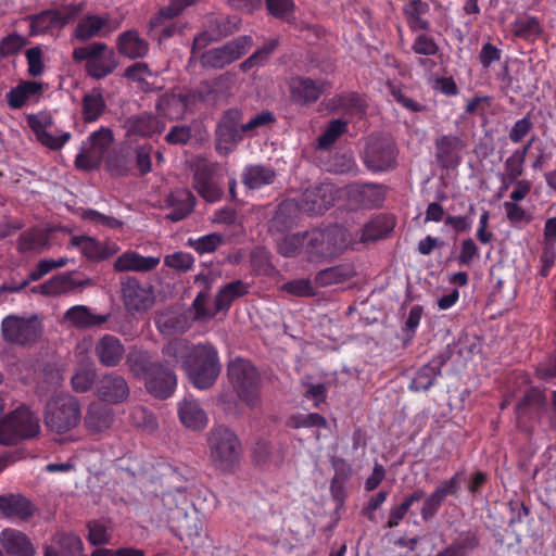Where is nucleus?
Returning a JSON list of instances; mask_svg holds the SVG:
<instances>
[{
  "label": "nucleus",
  "mask_w": 556,
  "mask_h": 556,
  "mask_svg": "<svg viewBox=\"0 0 556 556\" xmlns=\"http://www.w3.org/2000/svg\"><path fill=\"white\" fill-rule=\"evenodd\" d=\"M81 419L79 401L71 394L52 397L46 405L45 424L58 434H64L76 428Z\"/></svg>",
  "instance_id": "nucleus-5"
},
{
  "label": "nucleus",
  "mask_w": 556,
  "mask_h": 556,
  "mask_svg": "<svg viewBox=\"0 0 556 556\" xmlns=\"http://www.w3.org/2000/svg\"><path fill=\"white\" fill-rule=\"evenodd\" d=\"M97 377V369L92 362H80L72 376L71 383L74 391L85 393L89 391L94 384Z\"/></svg>",
  "instance_id": "nucleus-47"
},
{
  "label": "nucleus",
  "mask_w": 556,
  "mask_h": 556,
  "mask_svg": "<svg viewBox=\"0 0 556 556\" xmlns=\"http://www.w3.org/2000/svg\"><path fill=\"white\" fill-rule=\"evenodd\" d=\"M450 358L448 353H440L430 362L420 367L415 377L408 384V389L413 392H426L430 390L442 376V368Z\"/></svg>",
  "instance_id": "nucleus-20"
},
{
  "label": "nucleus",
  "mask_w": 556,
  "mask_h": 556,
  "mask_svg": "<svg viewBox=\"0 0 556 556\" xmlns=\"http://www.w3.org/2000/svg\"><path fill=\"white\" fill-rule=\"evenodd\" d=\"M109 25V15L87 14L77 23L74 37L79 41H87L93 37H105L113 30Z\"/></svg>",
  "instance_id": "nucleus-27"
},
{
  "label": "nucleus",
  "mask_w": 556,
  "mask_h": 556,
  "mask_svg": "<svg viewBox=\"0 0 556 556\" xmlns=\"http://www.w3.org/2000/svg\"><path fill=\"white\" fill-rule=\"evenodd\" d=\"M116 48L121 55L130 60L143 59L150 51L149 42L137 29L121 33L116 39Z\"/></svg>",
  "instance_id": "nucleus-26"
},
{
  "label": "nucleus",
  "mask_w": 556,
  "mask_h": 556,
  "mask_svg": "<svg viewBox=\"0 0 556 556\" xmlns=\"http://www.w3.org/2000/svg\"><path fill=\"white\" fill-rule=\"evenodd\" d=\"M26 18L30 23V37L45 35L53 29L62 28V22H60V10H43L40 13L28 15Z\"/></svg>",
  "instance_id": "nucleus-37"
},
{
  "label": "nucleus",
  "mask_w": 556,
  "mask_h": 556,
  "mask_svg": "<svg viewBox=\"0 0 556 556\" xmlns=\"http://www.w3.org/2000/svg\"><path fill=\"white\" fill-rule=\"evenodd\" d=\"M399 149L394 141L376 139L370 141L365 151L364 163L374 173L389 172L397 165Z\"/></svg>",
  "instance_id": "nucleus-12"
},
{
  "label": "nucleus",
  "mask_w": 556,
  "mask_h": 556,
  "mask_svg": "<svg viewBox=\"0 0 556 556\" xmlns=\"http://www.w3.org/2000/svg\"><path fill=\"white\" fill-rule=\"evenodd\" d=\"M534 138L520 149H516L504 162V170L498 174L501 181L500 191H506L513 182H517L525 172V162Z\"/></svg>",
  "instance_id": "nucleus-22"
},
{
  "label": "nucleus",
  "mask_w": 556,
  "mask_h": 556,
  "mask_svg": "<svg viewBox=\"0 0 556 556\" xmlns=\"http://www.w3.org/2000/svg\"><path fill=\"white\" fill-rule=\"evenodd\" d=\"M97 394L105 403L121 404L128 399L130 389L123 376L116 372H108L98 380Z\"/></svg>",
  "instance_id": "nucleus-18"
},
{
  "label": "nucleus",
  "mask_w": 556,
  "mask_h": 556,
  "mask_svg": "<svg viewBox=\"0 0 556 556\" xmlns=\"http://www.w3.org/2000/svg\"><path fill=\"white\" fill-rule=\"evenodd\" d=\"M39 430L37 416L22 405L0 419V443L13 445L23 439L36 437Z\"/></svg>",
  "instance_id": "nucleus-7"
},
{
  "label": "nucleus",
  "mask_w": 556,
  "mask_h": 556,
  "mask_svg": "<svg viewBox=\"0 0 556 556\" xmlns=\"http://www.w3.org/2000/svg\"><path fill=\"white\" fill-rule=\"evenodd\" d=\"M161 262L160 256H143L137 252H125L114 262L116 271L148 273L155 269Z\"/></svg>",
  "instance_id": "nucleus-32"
},
{
  "label": "nucleus",
  "mask_w": 556,
  "mask_h": 556,
  "mask_svg": "<svg viewBox=\"0 0 556 556\" xmlns=\"http://www.w3.org/2000/svg\"><path fill=\"white\" fill-rule=\"evenodd\" d=\"M182 24L177 21L152 16L148 24V36L162 45L182 31Z\"/></svg>",
  "instance_id": "nucleus-41"
},
{
  "label": "nucleus",
  "mask_w": 556,
  "mask_h": 556,
  "mask_svg": "<svg viewBox=\"0 0 556 556\" xmlns=\"http://www.w3.org/2000/svg\"><path fill=\"white\" fill-rule=\"evenodd\" d=\"M466 480L465 471L458 470L451 478L442 480L433 491L444 501L448 497L458 498L462 492L463 483Z\"/></svg>",
  "instance_id": "nucleus-60"
},
{
  "label": "nucleus",
  "mask_w": 556,
  "mask_h": 556,
  "mask_svg": "<svg viewBox=\"0 0 556 556\" xmlns=\"http://www.w3.org/2000/svg\"><path fill=\"white\" fill-rule=\"evenodd\" d=\"M278 252L285 257L306 254V231L283 237L278 243Z\"/></svg>",
  "instance_id": "nucleus-57"
},
{
  "label": "nucleus",
  "mask_w": 556,
  "mask_h": 556,
  "mask_svg": "<svg viewBox=\"0 0 556 556\" xmlns=\"http://www.w3.org/2000/svg\"><path fill=\"white\" fill-rule=\"evenodd\" d=\"M0 543L9 556H35L30 539L22 531L7 528L0 533Z\"/></svg>",
  "instance_id": "nucleus-30"
},
{
  "label": "nucleus",
  "mask_w": 556,
  "mask_h": 556,
  "mask_svg": "<svg viewBox=\"0 0 556 556\" xmlns=\"http://www.w3.org/2000/svg\"><path fill=\"white\" fill-rule=\"evenodd\" d=\"M85 427L91 434L109 430L114 422L113 408L100 402H92L85 415Z\"/></svg>",
  "instance_id": "nucleus-28"
},
{
  "label": "nucleus",
  "mask_w": 556,
  "mask_h": 556,
  "mask_svg": "<svg viewBox=\"0 0 556 556\" xmlns=\"http://www.w3.org/2000/svg\"><path fill=\"white\" fill-rule=\"evenodd\" d=\"M129 372L139 379H146L162 363L153 361L152 355L141 349H132L126 357Z\"/></svg>",
  "instance_id": "nucleus-35"
},
{
  "label": "nucleus",
  "mask_w": 556,
  "mask_h": 556,
  "mask_svg": "<svg viewBox=\"0 0 556 556\" xmlns=\"http://www.w3.org/2000/svg\"><path fill=\"white\" fill-rule=\"evenodd\" d=\"M513 33L520 39L534 41L542 34V27L535 16H519L513 23Z\"/></svg>",
  "instance_id": "nucleus-53"
},
{
  "label": "nucleus",
  "mask_w": 556,
  "mask_h": 556,
  "mask_svg": "<svg viewBox=\"0 0 556 556\" xmlns=\"http://www.w3.org/2000/svg\"><path fill=\"white\" fill-rule=\"evenodd\" d=\"M122 294L128 311L142 312L149 309L154 304L152 287L141 283L134 277L123 281Z\"/></svg>",
  "instance_id": "nucleus-17"
},
{
  "label": "nucleus",
  "mask_w": 556,
  "mask_h": 556,
  "mask_svg": "<svg viewBox=\"0 0 556 556\" xmlns=\"http://www.w3.org/2000/svg\"><path fill=\"white\" fill-rule=\"evenodd\" d=\"M248 293V286L240 279L224 286L216 294L214 305L216 312L227 311L236 299Z\"/></svg>",
  "instance_id": "nucleus-46"
},
{
  "label": "nucleus",
  "mask_w": 556,
  "mask_h": 556,
  "mask_svg": "<svg viewBox=\"0 0 556 556\" xmlns=\"http://www.w3.org/2000/svg\"><path fill=\"white\" fill-rule=\"evenodd\" d=\"M53 543L58 547L55 551L61 556H76L84 549L81 539L73 532H56L53 536Z\"/></svg>",
  "instance_id": "nucleus-54"
},
{
  "label": "nucleus",
  "mask_w": 556,
  "mask_h": 556,
  "mask_svg": "<svg viewBox=\"0 0 556 556\" xmlns=\"http://www.w3.org/2000/svg\"><path fill=\"white\" fill-rule=\"evenodd\" d=\"M251 36H240L222 47L204 51L199 56L204 68L222 70L243 56L252 47Z\"/></svg>",
  "instance_id": "nucleus-11"
},
{
  "label": "nucleus",
  "mask_w": 556,
  "mask_h": 556,
  "mask_svg": "<svg viewBox=\"0 0 556 556\" xmlns=\"http://www.w3.org/2000/svg\"><path fill=\"white\" fill-rule=\"evenodd\" d=\"M222 371L218 350L212 343H198L185 363V372L199 390L212 388Z\"/></svg>",
  "instance_id": "nucleus-3"
},
{
  "label": "nucleus",
  "mask_w": 556,
  "mask_h": 556,
  "mask_svg": "<svg viewBox=\"0 0 556 556\" xmlns=\"http://www.w3.org/2000/svg\"><path fill=\"white\" fill-rule=\"evenodd\" d=\"M26 45L27 38L13 31L0 40V60L16 55Z\"/></svg>",
  "instance_id": "nucleus-64"
},
{
  "label": "nucleus",
  "mask_w": 556,
  "mask_h": 556,
  "mask_svg": "<svg viewBox=\"0 0 556 556\" xmlns=\"http://www.w3.org/2000/svg\"><path fill=\"white\" fill-rule=\"evenodd\" d=\"M239 21L230 16H210L206 25L214 31L215 38L220 40L238 29Z\"/></svg>",
  "instance_id": "nucleus-62"
},
{
  "label": "nucleus",
  "mask_w": 556,
  "mask_h": 556,
  "mask_svg": "<svg viewBox=\"0 0 556 556\" xmlns=\"http://www.w3.org/2000/svg\"><path fill=\"white\" fill-rule=\"evenodd\" d=\"M108 49L104 42H92L86 47H77L73 50L75 62L86 61V72L94 79H102L113 73L116 67L114 53L103 54Z\"/></svg>",
  "instance_id": "nucleus-10"
},
{
  "label": "nucleus",
  "mask_w": 556,
  "mask_h": 556,
  "mask_svg": "<svg viewBox=\"0 0 556 556\" xmlns=\"http://www.w3.org/2000/svg\"><path fill=\"white\" fill-rule=\"evenodd\" d=\"M192 186L201 198L214 203L222 199L224 192L217 182L220 165L217 162L198 157L190 166Z\"/></svg>",
  "instance_id": "nucleus-9"
},
{
  "label": "nucleus",
  "mask_w": 556,
  "mask_h": 556,
  "mask_svg": "<svg viewBox=\"0 0 556 556\" xmlns=\"http://www.w3.org/2000/svg\"><path fill=\"white\" fill-rule=\"evenodd\" d=\"M210 460L223 473H232L239 466L243 448L237 434L219 425L211 429L208 439Z\"/></svg>",
  "instance_id": "nucleus-2"
},
{
  "label": "nucleus",
  "mask_w": 556,
  "mask_h": 556,
  "mask_svg": "<svg viewBox=\"0 0 556 556\" xmlns=\"http://www.w3.org/2000/svg\"><path fill=\"white\" fill-rule=\"evenodd\" d=\"M26 122L28 127L35 134L37 140L42 146L51 150H60L72 138V134L70 131H60L58 135L49 132V129L53 125V119L50 115L29 114L26 117Z\"/></svg>",
  "instance_id": "nucleus-15"
},
{
  "label": "nucleus",
  "mask_w": 556,
  "mask_h": 556,
  "mask_svg": "<svg viewBox=\"0 0 556 556\" xmlns=\"http://www.w3.org/2000/svg\"><path fill=\"white\" fill-rule=\"evenodd\" d=\"M126 353L122 341L113 334H104L94 345V355L99 363L105 367H116L121 364Z\"/></svg>",
  "instance_id": "nucleus-25"
},
{
  "label": "nucleus",
  "mask_w": 556,
  "mask_h": 556,
  "mask_svg": "<svg viewBox=\"0 0 556 556\" xmlns=\"http://www.w3.org/2000/svg\"><path fill=\"white\" fill-rule=\"evenodd\" d=\"M165 203L166 208L170 210L166 218L176 223L185 219L193 212L197 199L189 189L179 188L167 195Z\"/></svg>",
  "instance_id": "nucleus-24"
},
{
  "label": "nucleus",
  "mask_w": 556,
  "mask_h": 556,
  "mask_svg": "<svg viewBox=\"0 0 556 556\" xmlns=\"http://www.w3.org/2000/svg\"><path fill=\"white\" fill-rule=\"evenodd\" d=\"M1 337L4 342L17 346H33L43 332V325L37 315H7L0 324Z\"/></svg>",
  "instance_id": "nucleus-6"
},
{
  "label": "nucleus",
  "mask_w": 556,
  "mask_h": 556,
  "mask_svg": "<svg viewBox=\"0 0 556 556\" xmlns=\"http://www.w3.org/2000/svg\"><path fill=\"white\" fill-rule=\"evenodd\" d=\"M355 275L354 268L350 264H340L319 270L314 281L318 287H329L343 283Z\"/></svg>",
  "instance_id": "nucleus-44"
},
{
  "label": "nucleus",
  "mask_w": 556,
  "mask_h": 556,
  "mask_svg": "<svg viewBox=\"0 0 556 556\" xmlns=\"http://www.w3.org/2000/svg\"><path fill=\"white\" fill-rule=\"evenodd\" d=\"M350 244L345 229L329 227L306 231V255L311 261L321 257H333L343 252Z\"/></svg>",
  "instance_id": "nucleus-8"
},
{
  "label": "nucleus",
  "mask_w": 556,
  "mask_h": 556,
  "mask_svg": "<svg viewBox=\"0 0 556 556\" xmlns=\"http://www.w3.org/2000/svg\"><path fill=\"white\" fill-rule=\"evenodd\" d=\"M65 318L75 327L86 329L100 326L109 319V315H98L85 305H75L65 313Z\"/></svg>",
  "instance_id": "nucleus-42"
},
{
  "label": "nucleus",
  "mask_w": 556,
  "mask_h": 556,
  "mask_svg": "<svg viewBox=\"0 0 556 556\" xmlns=\"http://www.w3.org/2000/svg\"><path fill=\"white\" fill-rule=\"evenodd\" d=\"M0 511L5 517L30 518L35 513L33 503L24 495H0Z\"/></svg>",
  "instance_id": "nucleus-33"
},
{
  "label": "nucleus",
  "mask_w": 556,
  "mask_h": 556,
  "mask_svg": "<svg viewBox=\"0 0 556 556\" xmlns=\"http://www.w3.org/2000/svg\"><path fill=\"white\" fill-rule=\"evenodd\" d=\"M227 376L239 400L249 407H256L261 395V376L248 359L237 357L228 363Z\"/></svg>",
  "instance_id": "nucleus-4"
},
{
  "label": "nucleus",
  "mask_w": 556,
  "mask_h": 556,
  "mask_svg": "<svg viewBox=\"0 0 556 556\" xmlns=\"http://www.w3.org/2000/svg\"><path fill=\"white\" fill-rule=\"evenodd\" d=\"M430 10L428 2L422 0H409L403 7V14L406 18L407 25L413 33L419 30L427 31L430 28L429 21L424 18Z\"/></svg>",
  "instance_id": "nucleus-39"
},
{
  "label": "nucleus",
  "mask_w": 556,
  "mask_h": 556,
  "mask_svg": "<svg viewBox=\"0 0 556 556\" xmlns=\"http://www.w3.org/2000/svg\"><path fill=\"white\" fill-rule=\"evenodd\" d=\"M278 45L277 39H270L264 46L252 53L247 60L240 64L243 72H248L256 66L265 64L269 55L274 52Z\"/></svg>",
  "instance_id": "nucleus-63"
},
{
  "label": "nucleus",
  "mask_w": 556,
  "mask_h": 556,
  "mask_svg": "<svg viewBox=\"0 0 556 556\" xmlns=\"http://www.w3.org/2000/svg\"><path fill=\"white\" fill-rule=\"evenodd\" d=\"M276 173L271 167L264 165H249L244 167L241 178L249 189H260L274 182Z\"/></svg>",
  "instance_id": "nucleus-43"
},
{
  "label": "nucleus",
  "mask_w": 556,
  "mask_h": 556,
  "mask_svg": "<svg viewBox=\"0 0 556 556\" xmlns=\"http://www.w3.org/2000/svg\"><path fill=\"white\" fill-rule=\"evenodd\" d=\"M387 87L393 100L407 111L419 113L426 110V105L408 96L407 88L402 84L389 81Z\"/></svg>",
  "instance_id": "nucleus-56"
},
{
  "label": "nucleus",
  "mask_w": 556,
  "mask_h": 556,
  "mask_svg": "<svg viewBox=\"0 0 556 556\" xmlns=\"http://www.w3.org/2000/svg\"><path fill=\"white\" fill-rule=\"evenodd\" d=\"M531 409L535 410L536 414H543L547 410L546 394L540 388L529 389L518 401L515 407L517 419L520 421L527 417Z\"/></svg>",
  "instance_id": "nucleus-36"
},
{
  "label": "nucleus",
  "mask_w": 556,
  "mask_h": 556,
  "mask_svg": "<svg viewBox=\"0 0 556 556\" xmlns=\"http://www.w3.org/2000/svg\"><path fill=\"white\" fill-rule=\"evenodd\" d=\"M287 426L292 429L328 427L327 419L318 413L294 414L287 419Z\"/></svg>",
  "instance_id": "nucleus-61"
},
{
  "label": "nucleus",
  "mask_w": 556,
  "mask_h": 556,
  "mask_svg": "<svg viewBox=\"0 0 556 556\" xmlns=\"http://www.w3.org/2000/svg\"><path fill=\"white\" fill-rule=\"evenodd\" d=\"M125 130V138L128 140L149 139L161 135L166 124L157 114L141 112L126 117L122 125Z\"/></svg>",
  "instance_id": "nucleus-13"
},
{
  "label": "nucleus",
  "mask_w": 556,
  "mask_h": 556,
  "mask_svg": "<svg viewBox=\"0 0 556 556\" xmlns=\"http://www.w3.org/2000/svg\"><path fill=\"white\" fill-rule=\"evenodd\" d=\"M336 199L337 190L331 182L312 185L304 190L296 203L293 201L280 203L273 220L285 229L290 228L294 223V218L290 216V213L296 208L311 216L321 215L334 204Z\"/></svg>",
  "instance_id": "nucleus-1"
},
{
  "label": "nucleus",
  "mask_w": 556,
  "mask_h": 556,
  "mask_svg": "<svg viewBox=\"0 0 556 556\" xmlns=\"http://www.w3.org/2000/svg\"><path fill=\"white\" fill-rule=\"evenodd\" d=\"M224 236L218 232H212L199 238L188 239V245L200 255L215 252L222 244H224Z\"/></svg>",
  "instance_id": "nucleus-59"
},
{
  "label": "nucleus",
  "mask_w": 556,
  "mask_h": 556,
  "mask_svg": "<svg viewBox=\"0 0 556 556\" xmlns=\"http://www.w3.org/2000/svg\"><path fill=\"white\" fill-rule=\"evenodd\" d=\"M85 281L75 280L71 273L59 274L33 288V292H39L42 295L53 296L73 291L85 286Z\"/></svg>",
  "instance_id": "nucleus-34"
},
{
  "label": "nucleus",
  "mask_w": 556,
  "mask_h": 556,
  "mask_svg": "<svg viewBox=\"0 0 556 556\" xmlns=\"http://www.w3.org/2000/svg\"><path fill=\"white\" fill-rule=\"evenodd\" d=\"M227 79L224 77L203 81L191 94L194 96V100L199 99L202 102L215 104L222 98L226 97V92L223 91V88L225 87Z\"/></svg>",
  "instance_id": "nucleus-51"
},
{
  "label": "nucleus",
  "mask_w": 556,
  "mask_h": 556,
  "mask_svg": "<svg viewBox=\"0 0 556 556\" xmlns=\"http://www.w3.org/2000/svg\"><path fill=\"white\" fill-rule=\"evenodd\" d=\"M325 80L295 76L289 81L290 99L294 104L307 105L316 102L325 91Z\"/></svg>",
  "instance_id": "nucleus-19"
},
{
  "label": "nucleus",
  "mask_w": 556,
  "mask_h": 556,
  "mask_svg": "<svg viewBox=\"0 0 556 556\" xmlns=\"http://www.w3.org/2000/svg\"><path fill=\"white\" fill-rule=\"evenodd\" d=\"M465 141L457 135L447 134L438 136L434 140V157L439 167L454 169L462 162V152Z\"/></svg>",
  "instance_id": "nucleus-14"
},
{
  "label": "nucleus",
  "mask_w": 556,
  "mask_h": 556,
  "mask_svg": "<svg viewBox=\"0 0 556 556\" xmlns=\"http://www.w3.org/2000/svg\"><path fill=\"white\" fill-rule=\"evenodd\" d=\"M49 247V236L42 229H30L22 232L17 239V249L22 253L40 252Z\"/></svg>",
  "instance_id": "nucleus-52"
},
{
  "label": "nucleus",
  "mask_w": 556,
  "mask_h": 556,
  "mask_svg": "<svg viewBox=\"0 0 556 556\" xmlns=\"http://www.w3.org/2000/svg\"><path fill=\"white\" fill-rule=\"evenodd\" d=\"M215 135L216 151L219 154H228L243 140L245 134L241 129L217 124Z\"/></svg>",
  "instance_id": "nucleus-45"
},
{
  "label": "nucleus",
  "mask_w": 556,
  "mask_h": 556,
  "mask_svg": "<svg viewBox=\"0 0 556 556\" xmlns=\"http://www.w3.org/2000/svg\"><path fill=\"white\" fill-rule=\"evenodd\" d=\"M144 382L149 393L165 400L174 394L177 387V377L173 369L161 364L144 379Z\"/></svg>",
  "instance_id": "nucleus-23"
},
{
  "label": "nucleus",
  "mask_w": 556,
  "mask_h": 556,
  "mask_svg": "<svg viewBox=\"0 0 556 556\" xmlns=\"http://www.w3.org/2000/svg\"><path fill=\"white\" fill-rule=\"evenodd\" d=\"M194 345L186 339L177 338L163 346L162 354L168 365H180L185 370V363L190 358Z\"/></svg>",
  "instance_id": "nucleus-40"
},
{
  "label": "nucleus",
  "mask_w": 556,
  "mask_h": 556,
  "mask_svg": "<svg viewBox=\"0 0 556 556\" xmlns=\"http://www.w3.org/2000/svg\"><path fill=\"white\" fill-rule=\"evenodd\" d=\"M329 105L333 110L344 112L353 110L359 114H365L368 106L365 98L354 91L336 94L330 99Z\"/></svg>",
  "instance_id": "nucleus-49"
},
{
  "label": "nucleus",
  "mask_w": 556,
  "mask_h": 556,
  "mask_svg": "<svg viewBox=\"0 0 556 556\" xmlns=\"http://www.w3.org/2000/svg\"><path fill=\"white\" fill-rule=\"evenodd\" d=\"M348 125L349 123L341 118L330 121L317 139V148L319 150H329L348 131Z\"/></svg>",
  "instance_id": "nucleus-55"
},
{
  "label": "nucleus",
  "mask_w": 556,
  "mask_h": 556,
  "mask_svg": "<svg viewBox=\"0 0 556 556\" xmlns=\"http://www.w3.org/2000/svg\"><path fill=\"white\" fill-rule=\"evenodd\" d=\"M388 188L378 182H355L349 185L348 197L351 203L363 208H378L383 205Z\"/></svg>",
  "instance_id": "nucleus-16"
},
{
  "label": "nucleus",
  "mask_w": 556,
  "mask_h": 556,
  "mask_svg": "<svg viewBox=\"0 0 556 556\" xmlns=\"http://www.w3.org/2000/svg\"><path fill=\"white\" fill-rule=\"evenodd\" d=\"M43 86L35 80H22L16 87L7 92L8 105L12 110L23 108L33 97L41 94Z\"/></svg>",
  "instance_id": "nucleus-38"
},
{
  "label": "nucleus",
  "mask_w": 556,
  "mask_h": 556,
  "mask_svg": "<svg viewBox=\"0 0 556 556\" xmlns=\"http://www.w3.org/2000/svg\"><path fill=\"white\" fill-rule=\"evenodd\" d=\"M152 76V71L144 62H136L124 72V77L137 83L143 92H152L155 88L147 81V77Z\"/></svg>",
  "instance_id": "nucleus-58"
},
{
  "label": "nucleus",
  "mask_w": 556,
  "mask_h": 556,
  "mask_svg": "<svg viewBox=\"0 0 556 556\" xmlns=\"http://www.w3.org/2000/svg\"><path fill=\"white\" fill-rule=\"evenodd\" d=\"M194 104V96L191 93H165L155 104L156 114L170 121L180 119Z\"/></svg>",
  "instance_id": "nucleus-21"
},
{
  "label": "nucleus",
  "mask_w": 556,
  "mask_h": 556,
  "mask_svg": "<svg viewBox=\"0 0 556 556\" xmlns=\"http://www.w3.org/2000/svg\"><path fill=\"white\" fill-rule=\"evenodd\" d=\"M106 109V103L101 90H92L83 98L81 113L86 123L98 121Z\"/></svg>",
  "instance_id": "nucleus-50"
},
{
  "label": "nucleus",
  "mask_w": 556,
  "mask_h": 556,
  "mask_svg": "<svg viewBox=\"0 0 556 556\" xmlns=\"http://www.w3.org/2000/svg\"><path fill=\"white\" fill-rule=\"evenodd\" d=\"M71 247L77 248L88 260L99 261L106 258L110 253L97 239L88 236H74L71 238Z\"/></svg>",
  "instance_id": "nucleus-48"
},
{
  "label": "nucleus",
  "mask_w": 556,
  "mask_h": 556,
  "mask_svg": "<svg viewBox=\"0 0 556 556\" xmlns=\"http://www.w3.org/2000/svg\"><path fill=\"white\" fill-rule=\"evenodd\" d=\"M396 225L395 217L390 214H377L361 230L362 243L376 242L388 237Z\"/></svg>",
  "instance_id": "nucleus-29"
},
{
  "label": "nucleus",
  "mask_w": 556,
  "mask_h": 556,
  "mask_svg": "<svg viewBox=\"0 0 556 556\" xmlns=\"http://www.w3.org/2000/svg\"><path fill=\"white\" fill-rule=\"evenodd\" d=\"M178 417L181 424L191 430H202L207 425V415L198 400L186 396L178 406Z\"/></svg>",
  "instance_id": "nucleus-31"
}]
</instances>
